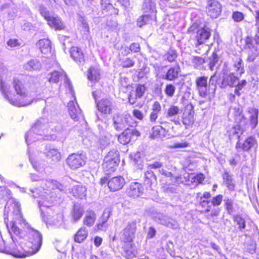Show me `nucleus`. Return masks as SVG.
I'll use <instances>...</instances> for the list:
<instances>
[{
    "label": "nucleus",
    "instance_id": "1",
    "mask_svg": "<svg viewBox=\"0 0 259 259\" xmlns=\"http://www.w3.org/2000/svg\"><path fill=\"white\" fill-rule=\"evenodd\" d=\"M14 212L15 217L9 224L7 223L6 219H5V221L7 223L9 232L11 235L13 242L15 244L18 243V241L13 236V235H16L20 239L23 238L26 235L22 230L17 226V224H19L29 234V241L27 246L28 249H24L28 254H25L24 253L20 251L17 252L13 251L10 253L16 257H25L26 256L35 254L39 251L42 245V237L41 234L37 230L31 228L30 225L23 218L19 207H17Z\"/></svg>",
    "mask_w": 259,
    "mask_h": 259
},
{
    "label": "nucleus",
    "instance_id": "2",
    "mask_svg": "<svg viewBox=\"0 0 259 259\" xmlns=\"http://www.w3.org/2000/svg\"><path fill=\"white\" fill-rule=\"evenodd\" d=\"M15 94L9 91L10 87L0 79V90L4 98L12 105L22 107L30 105L32 103V93L37 92L38 84L33 79L23 83L19 79L14 78L13 81Z\"/></svg>",
    "mask_w": 259,
    "mask_h": 259
},
{
    "label": "nucleus",
    "instance_id": "3",
    "mask_svg": "<svg viewBox=\"0 0 259 259\" xmlns=\"http://www.w3.org/2000/svg\"><path fill=\"white\" fill-rule=\"evenodd\" d=\"M217 83L221 89L235 88L234 94L239 97L241 95L240 91L247 85V81L245 79L239 80V77L234 73L223 69Z\"/></svg>",
    "mask_w": 259,
    "mask_h": 259
},
{
    "label": "nucleus",
    "instance_id": "4",
    "mask_svg": "<svg viewBox=\"0 0 259 259\" xmlns=\"http://www.w3.org/2000/svg\"><path fill=\"white\" fill-rule=\"evenodd\" d=\"M217 82L216 73L211 76L209 82H208L207 76H200L196 77L195 79L196 89L199 95L202 98H205L210 88H212L213 91L215 90Z\"/></svg>",
    "mask_w": 259,
    "mask_h": 259
},
{
    "label": "nucleus",
    "instance_id": "5",
    "mask_svg": "<svg viewBox=\"0 0 259 259\" xmlns=\"http://www.w3.org/2000/svg\"><path fill=\"white\" fill-rule=\"evenodd\" d=\"M39 11L52 28L55 30H61L65 29V25L61 18L57 15H51L50 12L44 5L39 6Z\"/></svg>",
    "mask_w": 259,
    "mask_h": 259
},
{
    "label": "nucleus",
    "instance_id": "6",
    "mask_svg": "<svg viewBox=\"0 0 259 259\" xmlns=\"http://www.w3.org/2000/svg\"><path fill=\"white\" fill-rule=\"evenodd\" d=\"M119 153L117 150H110L104 157L103 168L107 175L113 172L116 169L119 160Z\"/></svg>",
    "mask_w": 259,
    "mask_h": 259
},
{
    "label": "nucleus",
    "instance_id": "7",
    "mask_svg": "<svg viewBox=\"0 0 259 259\" xmlns=\"http://www.w3.org/2000/svg\"><path fill=\"white\" fill-rule=\"evenodd\" d=\"M112 120L114 128L117 131L137 125L136 122L133 121L131 115L128 113L115 114L113 116Z\"/></svg>",
    "mask_w": 259,
    "mask_h": 259
},
{
    "label": "nucleus",
    "instance_id": "8",
    "mask_svg": "<svg viewBox=\"0 0 259 259\" xmlns=\"http://www.w3.org/2000/svg\"><path fill=\"white\" fill-rule=\"evenodd\" d=\"M136 125H133L130 127H127L124 131L119 135L118 140L120 143L125 145L128 143L132 139L137 138L140 136V132L135 127Z\"/></svg>",
    "mask_w": 259,
    "mask_h": 259
},
{
    "label": "nucleus",
    "instance_id": "9",
    "mask_svg": "<svg viewBox=\"0 0 259 259\" xmlns=\"http://www.w3.org/2000/svg\"><path fill=\"white\" fill-rule=\"evenodd\" d=\"M136 231V222L133 221L128 223L121 232L120 240L124 243L132 242L135 237Z\"/></svg>",
    "mask_w": 259,
    "mask_h": 259
},
{
    "label": "nucleus",
    "instance_id": "10",
    "mask_svg": "<svg viewBox=\"0 0 259 259\" xmlns=\"http://www.w3.org/2000/svg\"><path fill=\"white\" fill-rule=\"evenodd\" d=\"M66 162L68 166L73 170L78 169L85 164V160L82 155L76 153L69 155Z\"/></svg>",
    "mask_w": 259,
    "mask_h": 259
},
{
    "label": "nucleus",
    "instance_id": "11",
    "mask_svg": "<svg viewBox=\"0 0 259 259\" xmlns=\"http://www.w3.org/2000/svg\"><path fill=\"white\" fill-rule=\"evenodd\" d=\"M45 120L43 119L37 120L34 124L32 126L31 129L25 135V141L28 145V141L33 142L35 141L32 137L33 134L38 133L41 135V133H38L40 131H44L46 129V126L44 124Z\"/></svg>",
    "mask_w": 259,
    "mask_h": 259
},
{
    "label": "nucleus",
    "instance_id": "12",
    "mask_svg": "<svg viewBox=\"0 0 259 259\" xmlns=\"http://www.w3.org/2000/svg\"><path fill=\"white\" fill-rule=\"evenodd\" d=\"M244 40L245 42V48L249 50L246 60L249 62H253L259 54V48L253 44L251 37L247 36Z\"/></svg>",
    "mask_w": 259,
    "mask_h": 259
},
{
    "label": "nucleus",
    "instance_id": "13",
    "mask_svg": "<svg viewBox=\"0 0 259 259\" xmlns=\"http://www.w3.org/2000/svg\"><path fill=\"white\" fill-rule=\"evenodd\" d=\"M206 9L208 15L212 18H218L222 12V6L216 0L208 1Z\"/></svg>",
    "mask_w": 259,
    "mask_h": 259
},
{
    "label": "nucleus",
    "instance_id": "14",
    "mask_svg": "<svg viewBox=\"0 0 259 259\" xmlns=\"http://www.w3.org/2000/svg\"><path fill=\"white\" fill-rule=\"evenodd\" d=\"M193 116V107L192 105H188L185 108L182 115V122L186 128H189L193 124L194 121Z\"/></svg>",
    "mask_w": 259,
    "mask_h": 259
},
{
    "label": "nucleus",
    "instance_id": "15",
    "mask_svg": "<svg viewBox=\"0 0 259 259\" xmlns=\"http://www.w3.org/2000/svg\"><path fill=\"white\" fill-rule=\"evenodd\" d=\"M155 219L158 223L173 229H177L179 227L178 223L176 220L163 214H157Z\"/></svg>",
    "mask_w": 259,
    "mask_h": 259
},
{
    "label": "nucleus",
    "instance_id": "16",
    "mask_svg": "<svg viewBox=\"0 0 259 259\" xmlns=\"http://www.w3.org/2000/svg\"><path fill=\"white\" fill-rule=\"evenodd\" d=\"M125 184L124 179L121 177H115L108 182V186L111 191L115 192L122 188Z\"/></svg>",
    "mask_w": 259,
    "mask_h": 259
},
{
    "label": "nucleus",
    "instance_id": "17",
    "mask_svg": "<svg viewBox=\"0 0 259 259\" xmlns=\"http://www.w3.org/2000/svg\"><path fill=\"white\" fill-rule=\"evenodd\" d=\"M144 190V187L141 184L135 182L131 184L126 192L130 197L137 198L143 195Z\"/></svg>",
    "mask_w": 259,
    "mask_h": 259
},
{
    "label": "nucleus",
    "instance_id": "18",
    "mask_svg": "<svg viewBox=\"0 0 259 259\" xmlns=\"http://www.w3.org/2000/svg\"><path fill=\"white\" fill-rule=\"evenodd\" d=\"M257 147V144L254 137H250L246 139L244 143H241L238 141L236 145L237 149H241L244 151H247L251 149H256Z\"/></svg>",
    "mask_w": 259,
    "mask_h": 259
},
{
    "label": "nucleus",
    "instance_id": "19",
    "mask_svg": "<svg viewBox=\"0 0 259 259\" xmlns=\"http://www.w3.org/2000/svg\"><path fill=\"white\" fill-rule=\"evenodd\" d=\"M84 212L83 206L78 202L74 203L71 211V221L73 223L78 222L82 217Z\"/></svg>",
    "mask_w": 259,
    "mask_h": 259
},
{
    "label": "nucleus",
    "instance_id": "20",
    "mask_svg": "<svg viewBox=\"0 0 259 259\" xmlns=\"http://www.w3.org/2000/svg\"><path fill=\"white\" fill-rule=\"evenodd\" d=\"M142 10L144 14H149L156 18V8L154 0H144Z\"/></svg>",
    "mask_w": 259,
    "mask_h": 259
},
{
    "label": "nucleus",
    "instance_id": "21",
    "mask_svg": "<svg viewBox=\"0 0 259 259\" xmlns=\"http://www.w3.org/2000/svg\"><path fill=\"white\" fill-rule=\"evenodd\" d=\"M96 104L98 109L100 112L105 114L110 113L113 104L109 99H102Z\"/></svg>",
    "mask_w": 259,
    "mask_h": 259
},
{
    "label": "nucleus",
    "instance_id": "22",
    "mask_svg": "<svg viewBox=\"0 0 259 259\" xmlns=\"http://www.w3.org/2000/svg\"><path fill=\"white\" fill-rule=\"evenodd\" d=\"M196 32L197 45L204 43L209 39L211 35L209 28L206 27L197 30Z\"/></svg>",
    "mask_w": 259,
    "mask_h": 259
},
{
    "label": "nucleus",
    "instance_id": "23",
    "mask_svg": "<svg viewBox=\"0 0 259 259\" xmlns=\"http://www.w3.org/2000/svg\"><path fill=\"white\" fill-rule=\"evenodd\" d=\"M122 254L126 259H132L136 257L137 250L135 248L134 244L132 242L125 243L122 246Z\"/></svg>",
    "mask_w": 259,
    "mask_h": 259
},
{
    "label": "nucleus",
    "instance_id": "24",
    "mask_svg": "<svg viewBox=\"0 0 259 259\" xmlns=\"http://www.w3.org/2000/svg\"><path fill=\"white\" fill-rule=\"evenodd\" d=\"M181 72V68L178 64L170 67L167 70L163 79L169 81H172L179 77V74Z\"/></svg>",
    "mask_w": 259,
    "mask_h": 259
},
{
    "label": "nucleus",
    "instance_id": "25",
    "mask_svg": "<svg viewBox=\"0 0 259 259\" xmlns=\"http://www.w3.org/2000/svg\"><path fill=\"white\" fill-rule=\"evenodd\" d=\"M50 75L51 76L49 78V82L57 83L59 81L60 78L63 77L65 82L68 83L69 88L70 87V81L67 76V74L63 70H61L60 71H54L50 74Z\"/></svg>",
    "mask_w": 259,
    "mask_h": 259
},
{
    "label": "nucleus",
    "instance_id": "26",
    "mask_svg": "<svg viewBox=\"0 0 259 259\" xmlns=\"http://www.w3.org/2000/svg\"><path fill=\"white\" fill-rule=\"evenodd\" d=\"M68 112L71 118L74 120H78L81 114V110L78 105L74 101H70L68 104Z\"/></svg>",
    "mask_w": 259,
    "mask_h": 259
},
{
    "label": "nucleus",
    "instance_id": "27",
    "mask_svg": "<svg viewBox=\"0 0 259 259\" xmlns=\"http://www.w3.org/2000/svg\"><path fill=\"white\" fill-rule=\"evenodd\" d=\"M161 112V106L160 103L155 101L153 103L151 106V112L149 116L150 122L153 123H157L158 117Z\"/></svg>",
    "mask_w": 259,
    "mask_h": 259
},
{
    "label": "nucleus",
    "instance_id": "28",
    "mask_svg": "<svg viewBox=\"0 0 259 259\" xmlns=\"http://www.w3.org/2000/svg\"><path fill=\"white\" fill-rule=\"evenodd\" d=\"M70 56L78 64L82 63L84 61V55L82 50L76 47H72L70 50Z\"/></svg>",
    "mask_w": 259,
    "mask_h": 259
},
{
    "label": "nucleus",
    "instance_id": "29",
    "mask_svg": "<svg viewBox=\"0 0 259 259\" xmlns=\"http://www.w3.org/2000/svg\"><path fill=\"white\" fill-rule=\"evenodd\" d=\"M42 188L47 190H55L58 189L60 191H63L65 187L61 184L58 183L56 181L52 180H47L42 184Z\"/></svg>",
    "mask_w": 259,
    "mask_h": 259
},
{
    "label": "nucleus",
    "instance_id": "30",
    "mask_svg": "<svg viewBox=\"0 0 259 259\" xmlns=\"http://www.w3.org/2000/svg\"><path fill=\"white\" fill-rule=\"evenodd\" d=\"M247 112L249 114V119L250 125L253 129L258 123V110L255 108L249 107L247 108Z\"/></svg>",
    "mask_w": 259,
    "mask_h": 259
},
{
    "label": "nucleus",
    "instance_id": "31",
    "mask_svg": "<svg viewBox=\"0 0 259 259\" xmlns=\"http://www.w3.org/2000/svg\"><path fill=\"white\" fill-rule=\"evenodd\" d=\"M41 53L45 55L51 54V41L48 39L39 40L36 44Z\"/></svg>",
    "mask_w": 259,
    "mask_h": 259
},
{
    "label": "nucleus",
    "instance_id": "32",
    "mask_svg": "<svg viewBox=\"0 0 259 259\" xmlns=\"http://www.w3.org/2000/svg\"><path fill=\"white\" fill-rule=\"evenodd\" d=\"M144 184L149 186L151 190L153 189L157 184L156 177L151 170H147L145 173Z\"/></svg>",
    "mask_w": 259,
    "mask_h": 259
},
{
    "label": "nucleus",
    "instance_id": "33",
    "mask_svg": "<svg viewBox=\"0 0 259 259\" xmlns=\"http://www.w3.org/2000/svg\"><path fill=\"white\" fill-rule=\"evenodd\" d=\"M179 113V108L178 106L171 105L167 110L166 117L171 118L170 121L174 122L176 124L180 125V121L175 119V116L178 115Z\"/></svg>",
    "mask_w": 259,
    "mask_h": 259
},
{
    "label": "nucleus",
    "instance_id": "34",
    "mask_svg": "<svg viewBox=\"0 0 259 259\" xmlns=\"http://www.w3.org/2000/svg\"><path fill=\"white\" fill-rule=\"evenodd\" d=\"M88 230L85 227H81L74 236V240L77 243L82 242L88 236Z\"/></svg>",
    "mask_w": 259,
    "mask_h": 259
},
{
    "label": "nucleus",
    "instance_id": "35",
    "mask_svg": "<svg viewBox=\"0 0 259 259\" xmlns=\"http://www.w3.org/2000/svg\"><path fill=\"white\" fill-rule=\"evenodd\" d=\"M72 193L75 198L82 199L87 195V188L85 187L76 185L72 189Z\"/></svg>",
    "mask_w": 259,
    "mask_h": 259
},
{
    "label": "nucleus",
    "instance_id": "36",
    "mask_svg": "<svg viewBox=\"0 0 259 259\" xmlns=\"http://www.w3.org/2000/svg\"><path fill=\"white\" fill-rule=\"evenodd\" d=\"M96 220V214L92 210L87 211L85 217L83 219V224L88 227H91L94 225Z\"/></svg>",
    "mask_w": 259,
    "mask_h": 259
},
{
    "label": "nucleus",
    "instance_id": "37",
    "mask_svg": "<svg viewBox=\"0 0 259 259\" xmlns=\"http://www.w3.org/2000/svg\"><path fill=\"white\" fill-rule=\"evenodd\" d=\"M100 70L98 67L92 66L88 70V78L92 81H97L100 79Z\"/></svg>",
    "mask_w": 259,
    "mask_h": 259
},
{
    "label": "nucleus",
    "instance_id": "38",
    "mask_svg": "<svg viewBox=\"0 0 259 259\" xmlns=\"http://www.w3.org/2000/svg\"><path fill=\"white\" fill-rule=\"evenodd\" d=\"M223 182L230 190H234L235 184L233 179V175L227 171H224L223 174Z\"/></svg>",
    "mask_w": 259,
    "mask_h": 259
},
{
    "label": "nucleus",
    "instance_id": "39",
    "mask_svg": "<svg viewBox=\"0 0 259 259\" xmlns=\"http://www.w3.org/2000/svg\"><path fill=\"white\" fill-rule=\"evenodd\" d=\"M233 66L237 75H241L245 72L244 63L240 57L237 58L234 61Z\"/></svg>",
    "mask_w": 259,
    "mask_h": 259
},
{
    "label": "nucleus",
    "instance_id": "40",
    "mask_svg": "<svg viewBox=\"0 0 259 259\" xmlns=\"http://www.w3.org/2000/svg\"><path fill=\"white\" fill-rule=\"evenodd\" d=\"M155 19L149 14H144L138 18L137 20V25L138 27L141 28L145 25L149 23L152 20Z\"/></svg>",
    "mask_w": 259,
    "mask_h": 259
},
{
    "label": "nucleus",
    "instance_id": "41",
    "mask_svg": "<svg viewBox=\"0 0 259 259\" xmlns=\"http://www.w3.org/2000/svg\"><path fill=\"white\" fill-rule=\"evenodd\" d=\"M26 70L28 71L39 70L41 68V64L37 60L29 61L24 66Z\"/></svg>",
    "mask_w": 259,
    "mask_h": 259
},
{
    "label": "nucleus",
    "instance_id": "42",
    "mask_svg": "<svg viewBox=\"0 0 259 259\" xmlns=\"http://www.w3.org/2000/svg\"><path fill=\"white\" fill-rule=\"evenodd\" d=\"M178 55L176 51L171 48L169 49L163 56L164 59L169 63L174 62Z\"/></svg>",
    "mask_w": 259,
    "mask_h": 259
},
{
    "label": "nucleus",
    "instance_id": "43",
    "mask_svg": "<svg viewBox=\"0 0 259 259\" xmlns=\"http://www.w3.org/2000/svg\"><path fill=\"white\" fill-rule=\"evenodd\" d=\"M219 57L217 54L213 52L212 55L206 58V63H208L209 68L211 70H213L214 67L218 64Z\"/></svg>",
    "mask_w": 259,
    "mask_h": 259
},
{
    "label": "nucleus",
    "instance_id": "44",
    "mask_svg": "<svg viewBox=\"0 0 259 259\" xmlns=\"http://www.w3.org/2000/svg\"><path fill=\"white\" fill-rule=\"evenodd\" d=\"M47 156L50 158H52L53 161H58L61 158V154L55 149H50L47 153Z\"/></svg>",
    "mask_w": 259,
    "mask_h": 259
},
{
    "label": "nucleus",
    "instance_id": "45",
    "mask_svg": "<svg viewBox=\"0 0 259 259\" xmlns=\"http://www.w3.org/2000/svg\"><path fill=\"white\" fill-rule=\"evenodd\" d=\"M234 222L238 225V229L242 231L246 227V223L244 219L240 215H236L233 217Z\"/></svg>",
    "mask_w": 259,
    "mask_h": 259
},
{
    "label": "nucleus",
    "instance_id": "46",
    "mask_svg": "<svg viewBox=\"0 0 259 259\" xmlns=\"http://www.w3.org/2000/svg\"><path fill=\"white\" fill-rule=\"evenodd\" d=\"M141 155L140 152H138L132 156L135 164L138 166L139 169H142L143 165V160L141 157Z\"/></svg>",
    "mask_w": 259,
    "mask_h": 259
},
{
    "label": "nucleus",
    "instance_id": "47",
    "mask_svg": "<svg viewBox=\"0 0 259 259\" xmlns=\"http://www.w3.org/2000/svg\"><path fill=\"white\" fill-rule=\"evenodd\" d=\"M225 207L228 213L231 214L234 212V200L231 198H225L224 199Z\"/></svg>",
    "mask_w": 259,
    "mask_h": 259
},
{
    "label": "nucleus",
    "instance_id": "48",
    "mask_svg": "<svg viewBox=\"0 0 259 259\" xmlns=\"http://www.w3.org/2000/svg\"><path fill=\"white\" fill-rule=\"evenodd\" d=\"M165 130L160 125L153 126L152 129V135L153 138L160 137L162 133L164 132Z\"/></svg>",
    "mask_w": 259,
    "mask_h": 259
},
{
    "label": "nucleus",
    "instance_id": "49",
    "mask_svg": "<svg viewBox=\"0 0 259 259\" xmlns=\"http://www.w3.org/2000/svg\"><path fill=\"white\" fill-rule=\"evenodd\" d=\"M176 91V87L172 84H167L164 89L165 94L169 97L174 96Z\"/></svg>",
    "mask_w": 259,
    "mask_h": 259
},
{
    "label": "nucleus",
    "instance_id": "50",
    "mask_svg": "<svg viewBox=\"0 0 259 259\" xmlns=\"http://www.w3.org/2000/svg\"><path fill=\"white\" fill-rule=\"evenodd\" d=\"M146 90V88L144 85L141 84H138L136 90V98H138V99L141 98L143 96Z\"/></svg>",
    "mask_w": 259,
    "mask_h": 259
},
{
    "label": "nucleus",
    "instance_id": "51",
    "mask_svg": "<svg viewBox=\"0 0 259 259\" xmlns=\"http://www.w3.org/2000/svg\"><path fill=\"white\" fill-rule=\"evenodd\" d=\"M80 27L83 35L87 36L90 32V28L87 21L83 18L81 20Z\"/></svg>",
    "mask_w": 259,
    "mask_h": 259
},
{
    "label": "nucleus",
    "instance_id": "52",
    "mask_svg": "<svg viewBox=\"0 0 259 259\" xmlns=\"http://www.w3.org/2000/svg\"><path fill=\"white\" fill-rule=\"evenodd\" d=\"M135 64V62L133 59L126 58L122 61L121 65L123 68H130L133 67Z\"/></svg>",
    "mask_w": 259,
    "mask_h": 259
},
{
    "label": "nucleus",
    "instance_id": "53",
    "mask_svg": "<svg viewBox=\"0 0 259 259\" xmlns=\"http://www.w3.org/2000/svg\"><path fill=\"white\" fill-rule=\"evenodd\" d=\"M67 128L66 124L59 123L55 126V130L58 133H63V136H66L68 133Z\"/></svg>",
    "mask_w": 259,
    "mask_h": 259
},
{
    "label": "nucleus",
    "instance_id": "54",
    "mask_svg": "<svg viewBox=\"0 0 259 259\" xmlns=\"http://www.w3.org/2000/svg\"><path fill=\"white\" fill-rule=\"evenodd\" d=\"M223 199V196L221 194L213 197L211 200L210 201L211 205L214 206H219L222 203Z\"/></svg>",
    "mask_w": 259,
    "mask_h": 259
},
{
    "label": "nucleus",
    "instance_id": "55",
    "mask_svg": "<svg viewBox=\"0 0 259 259\" xmlns=\"http://www.w3.org/2000/svg\"><path fill=\"white\" fill-rule=\"evenodd\" d=\"M111 213V210L110 208H107L104 210L102 215L100 219V222H107L108 220Z\"/></svg>",
    "mask_w": 259,
    "mask_h": 259
},
{
    "label": "nucleus",
    "instance_id": "56",
    "mask_svg": "<svg viewBox=\"0 0 259 259\" xmlns=\"http://www.w3.org/2000/svg\"><path fill=\"white\" fill-rule=\"evenodd\" d=\"M232 17L234 21L237 22L242 21L244 18L243 14L238 11L233 12Z\"/></svg>",
    "mask_w": 259,
    "mask_h": 259
},
{
    "label": "nucleus",
    "instance_id": "57",
    "mask_svg": "<svg viewBox=\"0 0 259 259\" xmlns=\"http://www.w3.org/2000/svg\"><path fill=\"white\" fill-rule=\"evenodd\" d=\"M192 62L195 66L198 67L206 63V58L205 59L200 57L195 56L193 57Z\"/></svg>",
    "mask_w": 259,
    "mask_h": 259
},
{
    "label": "nucleus",
    "instance_id": "58",
    "mask_svg": "<svg viewBox=\"0 0 259 259\" xmlns=\"http://www.w3.org/2000/svg\"><path fill=\"white\" fill-rule=\"evenodd\" d=\"M131 52L138 53L140 51V46L138 43H132L129 47Z\"/></svg>",
    "mask_w": 259,
    "mask_h": 259
},
{
    "label": "nucleus",
    "instance_id": "59",
    "mask_svg": "<svg viewBox=\"0 0 259 259\" xmlns=\"http://www.w3.org/2000/svg\"><path fill=\"white\" fill-rule=\"evenodd\" d=\"M163 190L166 193H174L176 191V189L173 185H168L163 186Z\"/></svg>",
    "mask_w": 259,
    "mask_h": 259
},
{
    "label": "nucleus",
    "instance_id": "60",
    "mask_svg": "<svg viewBox=\"0 0 259 259\" xmlns=\"http://www.w3.org/2000/svg\"><path fill=\"white\" fill-rule=\"evenodd\" d=\"M254 18L255 30L259 33V10L255 11Z\"/></svg>",
    "mask_w": 259,
    "mask_h": 259
},
{
    "label": "nucleus",
    "instance_id": "61",
    "mask_svg": "<svg viewBox=\"0 0 259 259\" xmlns=\"http://www.w3.org/2000/svg\"><path fill=\"white\" fill-rule=\"evenodd\" d=\"M133 113L134 116L138 119L142 120L144 118V115H143V113L139 110H137V109L134 110Z\"/></svg>",
    "mask_w": 259,
    "mask_h": 259
},
{
    "label": "nucleus",
    "instance_id": "62",
    "mask_svg": "<svg viewBox=\"0 0 259 259\" xmlns=\"http://www.w3.org/2000/svg\"><path fill=\"white\" fill-rule=\"evenodd\" d=\"M192 180H194V182H197L198 183H202V181L204 179V175L202 174L197 175L196 176L193 177Z\"/></svg>",
    "mask_w": 259,
    "mask_h": 259
},
{
    "label": "nucleus",
    "instance_id": "63",
    "mask_svg": "<svg viewBox=\"0 0 259 259\" xmlns=\"http://www.w3.org/2000/svg\"><path fill=\"white\" fill-rule=\"evenodd\" d=\"M97 229L100 230L105 231L107 228L106 222H100L96 226Z\"/></svg>",
    "mask_w": 259,
    "mask_h": 259
},
{
    "label": "nucleus",
    "instance_id": "64",
    "mask_svg": "<svg viewBox=\"0 0 259 259\" xmlns=\"http://www.w3.org/2000/svg\"><path fill=\"white\" fill-rule=\"evenodd\" d=\"M256 33L252 40L253 44L259 48V33L255 30Z\"/></svg>",
    "mask_w": 259,
    "mask_h": 259
}]
</instances>
